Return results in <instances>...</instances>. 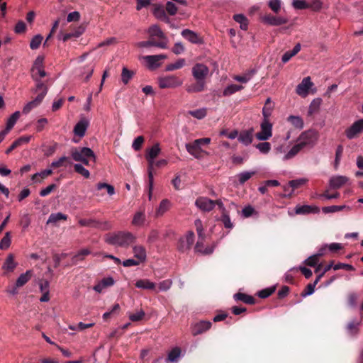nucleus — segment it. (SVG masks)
I'll list each match as a JSON object with an SVG mask.
<instances>
[{
    "label": "nucleus",
    "mask_w": 363,
    "mask_h": 363,
    "mask_svg": "<svg viewBox=\"0 0 363 363\" xmlns=\"http://www.w3.org/2000/svg\"><path fill=\"white\" fill-rule=\"evenodd\" d=\"M135 236L130 232L119 231L108 233L104 236V241L109 245L127 247L135 241Z\"/></svg>",
    "instance_id": "obj_1"
},
{
    "label": "nucleus",
    "mask_w": 363,
    "mask_h": 363,
    "mask_svg": "<svg viewBox=\"0 0 363 363\" xmlns=\"http://www.w3.org/2000/svg\"><path fill=\"white\" fill-rule=\"evenodd\" d=\"M71 157L76 162H80L86 166H89L91 161L95 162L96 155L89 147L74 148L71 150Z\"/></svg>",
    "instance_id": "obj_2"
},
{
    "label": "nucleus",
    "mask_w": 363,
    "mask_h": 363,
    "mask_svg": "<svg viewBox=\"0 0 363 363\" xmlns=\"http://www.w3.org/2000/svg\"><path fill=\"white\" fill-rule=\"evenodd\" d=\"M319 138V133L315 130H308L303 132L298 138L297 142L304 148L313 147L315 145Z\"/></svg>",
    "instance_id": "obj_3"
},
{
    "label": "nucleus",
    "mask_w": 363,
    "mask_h": 363,
    "mask_svg": "<svg viewBox=\"0 0 363 363\" xmlns=\"http://www.w3.org/2000/svg\"><path fill=\"white\" fill-rule=\"evenodd\" d=\"M158 83L160 89H176L182 85V79L179 77L169 75L161 77Z\"/></svg>",
    "instance_id": "obj_4"
},
{
    "label": "nucleus",
    "mask_w": 363,
    "mask_h": 363,
    "mask_svg": "<svg viewBox=\"0 0 363 363\" xmlns=\"http://www.w3.org/2000/svg\"><path fill=\"white\" fill-rule=\"evenodd\" d=\"M272 135V123L269 120L263 119L260 124V131L257 133L255 137L261 141L269 140Z\"/></svg>",
    "instance_id": "obj_5"
},
{
    "label": "nucleus",
    "mask_w": 363,
    "mask_h": 363,
    "mask_svg": "<svg viewBox=\"0 0 363 363\" xmlns=\"http://www.w3.org/2000/svg\"><path fill=\"white\" fill-rule=\"evenodd\" d=\"M262 21L269 26H279L287 23L289 19L284 16L266 13L262 17Z\"/></svg>",
    "instance_id": "obj_6"
},
{
    "label": "nucleus",
    "mask_w": 363,
    "mask_h": 363,
    "mask_svg": "<svg viewBox=\"0 0 363 363\" xmlns=\"http://www.w3.org/2000/svg\"><path fill=\"white\" fill-rule=\"evenodd\" d=\"M363 133V119L358 120L345 130L346 137L350 139L357 138Z\"/></svg>",
    "instance_id": "obj_7"
},
{
    "label": "nucleus",
    "mask_w": 363,
    "mask_h": 363,
    "mask_svg": "<svg viewBox=\"0 0 363 363\" xmlns=\"http://www.w3.org/2000/svg\"><path fill=\"white\" fill-rule=\"evenodd\" d=\"M148 33L150 39H155L156 37L159 39V40H157V43H164L165 48H167L168 39L158 26L153 25L150 26L148 29Z\"/></svg>",
    "instance_id": "obj_8"
},
{
    "label": "nucleus",
    "mask_w": 363,
    "mask_h": 363,
    "mask_svg": "<svg viewBox=\"0 0 363 363\" xmlns=\"http://www.w3.org/2000/svg\"><path fill=\"white\" fill-rule=\"evenodd\" d=\"M17 266L18 262L15 261L14 255L11 253L9 254L1 267L4 271L3 275L8 276L9 274L13 273Z\"/></svg>",
    "instance_id": "obj_9"
},
{
    "label": "nucleus",
    "mask_w": 363,
    "mask_h": 363,
    "mask_svg": "<svg viewBox=\"0 0 363 363\" xmlns=\"http://www.w3.org/2000/svg\"><path fill=\"white\" fill-rule=\"evenodd\" d=\"M167 55L164 54L155 55H146L143 57L147 64V67L151 69H155L161 65V61L167 59Z\"/></svg>",
    "instance_id": "obj_10"
},
{
    "label": "nucleus",
    "mask_w": 363,
    "mask_h": 363,
    "mask_svg": "<svg viewBox=\"0 0 363 363\" xmlns=\"http://www.w3.org/2000/svg\"><path fill=\"white\" fill-rule=\"evenodd\" d=\"M208 67L201 63L196 64L192 68V74L197 81L203 80L208 74Z\"/></svg>",
    "instance_id": "obj_11"
},
{
    "label": "nucleus",
    "mask_w": 363,
    "mask_h": 363,
    "mask_svg": "<svg viewBox=\"0 0 363 363\" xmlns=\"http://www.w3.org/2000/svg\"><path fill=\"white\" fill-rule=\"evenodd\" d=\"M194 241V234L193 232H188L185 236L180 238L178 243V249L181 252H185L190 249Z\"/></svg>",
    "instance_id": "obj_12"
},
{
    "label": "nucleus",
    "mask_w": 363,
    "mask_h": 363,
    "mask_svg": "<svg viewBox=\"0 0 363 363\" xmlns=\"http://www.w3.org/2000/svg\"><path fill=\"white\" fill-rule=\"evenodd\" d=\"M195 205L203 211H211L215 207V201L207 197H199L196 200Z\"/></svg>",
    "instance_id": "obj_13"
},
{
    "label": "nucleus",
    "mask_w": 363,
    "mask_h": 363,
    "mask_svg": "<svg viewBox=\"0 0 363 363\" xmlns=\"http://www.w3.org/2000/svg\"><path fill=\"white\" fill-rule=\"evenodd\" d=\"M211 325L210 321L202 320L198 322L191 325V333L194 336H196L209 330Z\"/></svg>",
    "instance_id": "obj_14"
},
{
    "label": "nucleus",
    "mask_w": 363,
    "mask_h": 363,
    "mask_svg": "<svg viewBox=\"0 0 363 363\" xmlns=\"http://www.w3.org/2000/svg\"><path fill=\"white\" fill-rule=\"evenodd\" d=\"M133 252L134 254V257L140 262V263H143L146 260L147 253L145 248L141 245H136L133 247Z\"/></svg>",
    "instance_id": "obj_15"
},
{
    "label": "nucleus",
    "mask_w": 363,
    "mask_h": 363,
    "mask_svg": "<svg viewBox=\"0 0 363 363\" xmlns=\"http://www.w3.org/2000/svg\"><path fill=\"white\" fill-rule=\"evenodd\" d=\"M187 152L196 158H201L203 150L200 145L196 143V140L191 143L186 144Z\"/></svg>",
    "instance_id": "obj_16"
},
{
    "label": "nucleus",
    "mask_w": 363,
    "mask_h": 363,
    "mask_svg": "<svg viewBox=\"0 0 363 363\" xmlns=\"http://www.w3.org/2000/svg\"><path fill=\"white\" fill-rule=\"evenodd\" d=\"M89 126V121L83 118L80 120L74 128V135L82 138L85 135L86 130Z\"/></svg>",
    "instance_id": "obj_17"
},
{
    "label": "nucleus",
    "mask_w": 363,
    "mask_h": 363,
    "mask_svg": "<svg viewBox=\"0 0 363 363\" xmlns=\"http://www.w3.org/2000/svg\"><path fill=\"white\" fill-rule=\"evenodd\" d=\"M182 35L186 40H188L189 42L194 43V44H199L201 43L202 40L201 38L196 34L195 32L189 30V29H184L182 31Z\"/></svg>",
    "instance_id": "obj_18"
},
{
    "label": "nucleus",
    "mask_w": 363,
    "mask_h": 363,
    "mask_svg": "<svg viewBox=\"0 0 363 363\" xmlns=\"http://www.w3.org/2000/svg\"><path fill=\"white\" fill-rule=\"evenodd\" d=\"M44 97V93L38 94L34 100L28 102L27 104L25 105V106L23 108V113L25 114L29 113L33 108L38 106L41 103Z\"/></svg>",
    "instance_id": "obj_19"
},
{
    "label": "nucleus",
    "mask_w": 363,
    "mask_h": 363,
    "mask_svg": "<svg viewBox=\"0 0 363 363\" xmlns=\"http://www.w3.org/2000/svg\"><path fill=\"white\" fill-rule=\"evenodd\" d=\"M113 284L114 280L112 277H106L94 286V290L98 293H101L105 288L111 286Z\"/></svg>",
    "instance_id": "obj_20"
},
{
    "label": "nucleus",
    "mask_w": 363,
    "mask_h": 363,
    "mask_svg": "<svg viewBox=\"0 0 363 363\" xmlns=\"http://www.w3.org/2000/svg\"><path fill=\"white\" fill-rule=\"evenodd\" d=\"M348 181L347 177L345 176H334L330 179V186L333 189H339L342 186Z\"/></svg>",
    "instance_id": "obj_21"
},
{
    "label": "nucleus",
    "mask_w": 363,
    "mask_h": 363,
    "mask_svg": "<svg viewBox=\"0 0 363 363\" xmlns=\"http://www.w3.org/2000/svg\"><path fill=\"white\" fill-rule=\"evenodd\" d=\"M303 148L301 146V145L297 142L288 152H286L282 160L284 161H287L295 157Z\"/></svg>",
    "instance_id": "obj_22"
},
{
    "label": "nucleus",
    "mask_w": 363,
    "mask_h": 363,
    "mask_svg": "<svg viewBox=\"0 0 363 363\" xmlns=\"http://www.w3.org/2000/svg\"><path fill=\"white\" fill-rule=\"evenodd\" d=\"M253 129L242 131L238 134V140L245 145H248L252 142Z\"/></svg>",
    "instance_id": "obj_23"
},
{
    "label": "nucleus",
    "mask_w": 363,
    "mask_h": 363,
    "mask_svg": "<svg viewBox=\"0 0 363 363\" xmlns=\"http://www.w3.org/2000/svg\"><path fill=\"white\" fill-rule=\"evenodd\" d=\"M274 108V104L271 101L270 98H268L264 104L262 108L263 119L269 120V117L272 115V111Z\"/></svg>",
    "instance_id": "obj_24"
},
{
    "label": "nucleus",
    "mask_w": 363,
    "mask_h": 363,
    "mask_svg": "<svg viewBox=\"0 0 363 363\" xmlns=\"http://www.w3.org/2000/svg\"><path fill=\"white\" fill-rule=\"evenodd\" d=\"M319 209L316 206L304 205L298 206L295 208V212L296 214H308L311 213H318Z\"/></svg>",
    "instance_id": "obj_25"
},
{
    "label": "nucleus",
    "mask_w": 363,
    "mask_h": 363,
    "mask_svg": "<svg viewBox=\"0 0 363 363\" xmlns=\"http://www.w3.org/2000/svg\"><path fill=\"white\" fill-rule=\"evenodd\" d=\"M138 48H147L150 46L157 47L162 49H165V45L164 43H157L155 39H149L147 41L138 42L135 44Z\"/></svg>",
    "instance_id": "obj_26"
},
{
    "label": "nucleus",
    "mask_w": 363,
    "mask_h": 363,
    "mask_svg": "<svg viewBox=\"0 0 363 363\" xmlns=\"http://www.w3.org/2000/svg\"><path fill=\"white\" fill-rule=\"evenodd\" d=\"M171 207V202L168 199H163L156 209L155 216L160 217L164 215Z\"/></svg>",
    "instance_id": "obj_27"
},
{
    "label": "nucleus",
    "mask_w": 363,
    "mask_h": 363,
    "mask_svg": "<svg viewBox=\"0 0 363 363\" xmlns=\"http://www.w3.org/2000/svg\"><path fill=\"white\" fill-rule=\"evenodd\" d=\"M135 286L142 289L155 290L156 285L149 279H139L135 282Z\"/></svg>",
    "instance_id": "obj_28"
},
{
    "label": "nucleus",
    "mask_w": 363,
    "mask_h": 363,
    "mask_svg": "<svg viewBox=\"0 0 363 363\" xmlns=\"http://www.w3.org/2000/svg\"><path fill=\"white\" fill-rule=\"evenodd\" d=\"M146 220V216L144 211L136 212L133 218L132 224L135 226H142Z\"/></svg>",
    "instance_id": "obj_29"
},
{
    "label": "nucleus",
    "mask_w": 363,
    "mask_h": 363,
    "mask_svg": "<svg viewBox=\"0 0 363 363\" xmlns=\"http://www.w3.org/2000/svg\"><path fill=\"white\" fill-rule=\"evenodd\" d=\"M203 240H204V236H203V240L201 238V239L199 238V240L196 244V246H195L196 251L199 252L203 254H206V255L212 253L213 251V249H214V246L208 247L204 248L203 246Z\"/></svg>",
    "instance_id": "obj_30"
},
{
    "label": "nucleus",
    "mask_w": 363,
    "mask_h": 363,
    "mask_svg": "<svg viewBox=\"0 0 363 363\" xmlns=\"http://www.w3.org/2000/svg\"><path fill=\"white\" fill-rule=\"evenodd\" d=\"M313 86V83L311 82V77H306L297 86L296 91H309Z\"/></svg>",
    "instance_id": "obj_31"
},
{
    "label": "nucleus",
    "mask_w": 363,
    "mask_h": 363,
    "mask_svg": "<svg viewBox=\"0 0 363 363\" xmlns=\"http://www.w3.org/2000/svg\"><path fill=\"white\" fill-rule=\"evenodd\" d=\"M31 275L32 272L30 270H28L25 273L21 274L16 280V287L24 286L30 279Z\"/></svg>",
    "instance_id": "obj_32"
},
{
    "label": "nucleus",
    "mask_w": 363,
    "mask_h": 363,
    "mask_svg": "<svg viewBox=\"0 0 363 363\" xmlns=\"http://www.w3.org/2000/svg\"><path fill=\"white\" fill-rule=\"evenodd\" d=\"M256 174L255 171H246L242 172L236 175V178L238 180L240 184H244L248 181L252 176Z\"/></svg>",
    "instance_id": "obj_33"
},
{
    "label": "nucleus",
    "mask_w": 363,
    "mask_h": 363,
    "mask_svg": "<svg viewBox=\"0 0 363 363\" xmlns=\"http://www.w3.org/2000/svg\"><path fill=\"white\" fill-rule=\"evenodd\" d=\"M161 152V148L158 143L155 144L147 150L145 157H150L155 159Z\"/></svg>",
    "instance_id": "obj_34"
},
{
    "label": "nucleus",
    "mask_w": 363,
    "mask_h": 363,
    "mask_svg": "<svg viewBox=\"0 0 363 363\" xmlns=\"http://www.w3.org/2000/svg\"><path fill=\"white\" fill-rule=\"evenodd\" d=\"M52 169H45L40 172L34 174L32 176L31 179L34 182H40L42 179L46 178L49 175L52 174Z\"/></svg>",
    "instance_id": "obj_35"
},
{
    "label": "nucleus",
    "mask_w": 363,
    "mask_h": 363,
    "mask_svg": "<svg viewBox=\"0 0 363 363\" xmlns=\"http://www.w3.org/2000/svg\"><path fill=\"white\" fill-rule=\"evenodd\" d=\"M233 298L236 301H241L247 304H253L255 303V299L252 296L242 293L234 294Z\"/></svg>",
    "instance_id": "obj_36"
},
{
    "label": "nucleus",
    "mask_w": 363,
    "mask_h": 363,
    "mask_svg": "<svg viewBox=\"0 0 363 363\" xmlns=\"http://www.w3.org/2000/svg\"><path fill=\"white\" fill-rule=\"evenodd\" d=\"M67 216L62 213H51L47 220V224L53 223L55 224L61 220H66Z\"/></svg>",
    "instance_id": "obj_37"
},
{
    "label": "nucleus",
    "mask_w": 363,
    "mask_h": 363,
    "mask_svg": "<svg viewBox=\"0 0 363 363\" xmlns=\"http://www.w3.org/2000/svg\"><path fill=\"white\" fill-rule=\"evenodd\" d=\"M20 115L21 113L19 111H16L9 118L6 123V127L5 128L6 130L9 132L13 128L16 121L18 120Z\"/></svg>",
    "instance_id": "obj_38"
},
{
    "label": "nucleus",
    "mask_w": 363,
    "mask_h": 363,
    "mask_svg": "<svg viewBox=\"0 0 363 363\" xmlns=\"http://www.w3.org/2000/svg\"><path fill=\"white\" fill-rule=\"evenodd\" d=\"M206 113L207 110L204 108L189 111L186 113L187 115H190L199 120L203 119L206 116Z\"/></svg>",
    "instance_id": "obj_39"
},
{
    "label": "nucleus",
    "mask_w": 363,
    "mask_h": 363,
    "mask_svg": "<svg viewBox=\"0 0 363 363\" xmlns=\"http://www.w3.org/2000/svg\"><path fill=\"white\" fill-rule=\"evenodd\" d=\"M91 254V251L89 249H82L79 250L74 256L72 257L73 263L76 264L79 261H82L84 259V257Z\"/></svg>",
    "instance_id": "obj_40"
},
{
    "label": "nucleus",
    "mask_w": 363,
    "mask_h": 363,
    "mask_svg": "<svg viewBox=\"0 0 363 363\" xmlns=\"http://www.w3.org/2000/svg\"><path fill=\"white\" fill-rule=\"evenodd\" d=\"M350 209V207L345 206V205H342V206H325V207H323L322 208V211L324 213H335V212H337V211H340L343 209Z\"/></svg>",
    "instance_id": "obj_41"
},
{
    "label": "nucleus",
    "mask_w": 363,
    "mask_h": 363,
    "mask_svg": "<svg viewBox=\"0 0 363 363\" xmlns=\"http://www.w3.org/2000/svg\"><path fill=\"white\" fill-rule=\"evenodd\" d=\"M287 120L296 128L301 129L303 127V121L300 116H290Z\"/></svg>",
    "instance_id": "obj_42"
},
{
    "label": "nucleus",
    "mask_w": 363,
    "mask_h": 363,
    "mask_svg": "<svg viewBox=\"0 0 363 363\" xmlns=\"http://www.w3.org/2000/svg\"><path fill=\"white\" fill-rule=\"evenodd\" d=\"M11 242V233L6 232L5 233V235L4 236V238L1 239V240L0 242V249L1 250H7L10 247Z\"/></svg>",
    "instance_id": "obj_43"
},
{
    "label": "nucleus",
    "mask_w": 363,
    "mask_h": 363,
    "mask_svg": "<svg viewBox=\"0 0 363 363\" xmlns=\"http://www.w3.org/2000/svg\"><path fill=\"white\" fill-rule=\"evenodd\" d=\"M181 354V350L179 347H175L168 354V360L173 362L177 363L178 359L179 358Z\"/></svg>",
    "instance_id": "obj_44"
},
{
    "label": "nucleus",
    "mask_w": 363,
    "mask_h": 363,
    "mask_svg": "<svg viewBox=\"0 0 363 363\" xmlns=\"http://www.w3.org/2000/svg\"><path fill=\"white\" fill-rule=\"evenodd\" d=\"M185 65L184 59H179L174 63H171L167 65L166 70L167 71H173L175 69H179L183 67Z\"/></svg>",
    "instance_id": "obj_45"
},
{
    "label": "nucleus",
    "mask_w": 363,
    "mask_h": 363,
    "mask_svg": "<svg viewBox=\"0 0 363 363\" xmlns=\"http://www.w3.org/2000/svg\"><path fill=\"white\" fill-rule=\"evenodd\" d=\"M74 171L83 176L84 178H89L90 177V172L86 169L82 164H75L74 165Z\"/></svg>",
    "instance_id": "obj_46"
},
{
    "label": "nucleus",
    "mask_w": 363,
    "mask_h": 363,
    "mask_svg": "<svg viewBox=\"0 0 363 363\" xmlns=\"http://www.w3.org/2000/svg\"><path fill=\"white\" fill-rule=\"evenodd\" d=\"M255 70H250L247 73H245L243 75H237L235 77V79L238 81L240 83H247L254 75Z\"/></svg>",
    "instance_id": "obj_47"
},
{
    "label": "nucleus",
    "mask_w": 363,
    "mask_h": 363,
    "mask_svg": "<svg viewBox=\"0 0 363 363\" xmlns=\"http://www.w3.org/2000/svg\"><path fill=\"white\" fill-rule=\"evenodd\" d=\"M96 229L100 230L106 231L113 228L112 223L108 220H99L97 222Z\"/></svg>",
    "instance_id": "obj_48"
},
{
    "label": "nucleus",
    "mask_w": 363,
    "mask_h": 363,
    "mask_svg": "<svg viewBox=\"0 0 363 363\" xmlns=\"http://www.w3.org/2000/svg\"><path fill=\"white\" fill-rule=\"evenodd\" d=\"M281 0H270L268 3V6L270 9L277 14L281 11Z\"/></svg>",
    "instance_id": "obj_49"
},
{
    "label": "nucleus",
    "mask_w": 363,
    "mask_h": 363,
    "mask_svg": "<svg viewBox=\"0 0 363 363\" xmlns=\"http://www.w3.org/2000/svg\"><path fill=\"white\" fill-rule=\"evenodd\" d=\"M97 222H98V220L92 219V218H90V219H80L79 220V224L81 226L91 227V228H96V226H97L96 223H97Z\"/></svg>",
    "instance_id": "obj_50"
},
{
    "label": "nucleus",
    "mask_w": 363,
    "mask_h": 363,
    "mask_svg": "<svg viewBox=\"0 0 363 363\" xmlns=\"http://www.w3.org/2000/svg\"><path fill=\"white\" fill-rule=\"evenodd\" d=\"M31 73L33 78L36 81H38L39 79L45 77L46 75L45 71L44 70L43 67L38 68L36 69H31Z\"/></svg>",
    "instance_id": "obj_51"
},
{
    "label": "nucleus",
    "mask_w": 363,
    "mask_h": 363,
    "mask_svg": "<svg viewBox=\"0 0 363 363\" xmlns=\"http://www.w3.org/2000/svg\"><path fill=\"white\" fill-rule=\"evenodd\" d=\"M43 40V36L40 35H35L30 43V48L32 50H36L39 48L40 45L41 44Z\"/></svg>",
    "instance_id": "obj_52"
},
{
    "label": "nucleus",
    "mask_w": 363,
    "mask_h": 363,
    "mask_svg": "<svg viewBox=\"0 0 363 363\" xmlns=\"http://www.w3.org/2000/svg\"><path fill=\"white\" fill-rule=\"evenodd\" d=\"M256 148L259 150V151L263 154H267L271 150V145L268 142H263L258 143L256 145Z\"/></svg>",
    "instance_id": "obj_53"
},
{
    "label": "nucleus",
    "mask_w": 363,
    "mask_h": 363,
    "mask_svg": "<svg viewBox=\"0 0 363 363\" xmlns=\"http://www.w3.org/2000/svg\"><path fill=\"white\" fill-rule=\"evenodd\" d=\"M223 223L225 228L232 229L233 228V223L231 222L228 213L221 215L220 219Z\"/></svg>",
    "instance_id": "obj_54"
},
{
    "label": "nucleus",
    "mask_w": 363,
    "mask_h": 363,
    "mask_svg": "<svg viewBox=\"0 0 363 363\" xmlns=\"http://www.w3.org/2000/svg\"><path fill=\"white\" fill-rule=\"evenodd\" d=\"M145 315V311L143 310L140 309V310L138 311L137 312H135V313L130 314L129 319L133 322L139 321V320H141L144 318Z\"/></svg>",
    "instance_id": "obj_55"
},
{
    "label": "nucleus",
    "mask_w": 363,
    "mask_h": 363,
    "mask_svg": "<svg viewBox=\"0 0 363 363\" xmlns=\"http://www.w3.org/2000/svg\"><path fill=\"white\" fill-rule=\"evenodd\" d=\"M172 285V281L170 279H166L159 283L158 289L160 291H168Z\"/></svg>",
    "instance_id": "obj_56"
},
{
    "label": "nucleus",
    "mask_w": 363,
    "mask_h": 363,
    "mask_svg": "<svg viewBox=\"0 0 363 363\" xmlns=\"http://www.w3.org/2000/svg\"><path fill=\"white\" fill-rule=\"evenodd\" d=\"M308 182V179L306 178H301L298 179L291 180L289 182V184L293 189L298 188L299 186L305 184Z\"/></svg>",
    "instance_id": "obj_57"
},
{
    "label": "nucleus",
    "mask_w": 363,
    "mask_h": 363,
    "mask_svg": "<svg viewBox=\"0 0 363 363\" xmlns=\"http://www.w3.org/2000/svg\"><path fill=\"white\" fill-rule=\"evenodd\" d=\"M293 6L297 9H305L308 7V2L303 0H294L292 3Z\"/></svg>",
    "instance_id": "obj_58"
},
{
    "label": "nucleus",
    "mask_w": 363,
    "mask_h": 363,
    "mask_svg": "<svg viewBox=\"0 0 363 363\" xmlns=\"http://www.w3.org/2000/svg\"><path fill=\"white\" fill-rule=\"evenodd\" d=\"M194 225L199 239L201 238L203 240V236H204V234L201 220L200 219H196L194 222Z\"/></svg>",
    "instance_id": "obj_59"
},
{
    "label": "nucleus",
    "mask_w": 363,
    "mask_h": 363,
    "mask_svg": "<svg viewBox=\"0 0 363 363\" xmlns=\"http://www.w3.org/2000/svg\"><path fill=\"white\" fill-rule=\"evenodd\" d=\"M143 143L144 138L143 136H138L133 140L132 147L136 151L140 150Z\"/></svg>",
    "instance_id": "obj_60"
},
{
    "label": "nucleus",
    "mask_w": 363,
    "mask_h": 363,
    "mask_svg": "<svg viewBox=\"0 0 363 363\" xmlns=\"http://www.w3.org/2000/svg\"><path fill=\"white\" fill-rule=\"evenodd\" d=\"M133 72L128 70L127 68L124 67L121 74V79L123 83L127 84L129 79L133 76Z\"/></svg>",
    "instance_id": "obj_61"
},
{
    "label": "nucleus",
    "mask_w": 363,
    "mask_h": 363,
    "mask_svg": "<svg viewBox=\"0 0 363 363\" xmlns=\"http://www.w3.org/2000/svg\"><path fill=\"white\" fill-rule=\"evenodd\" d=\"M165 9L167 13L171 16L175 15L177 12V7L172 1L167 2Z\"/></svg>",
    "instance_id": "obj_62"
},
{
    "label": "nucleus",
    "mask_w": 363,
    "mask_h": 363,
    "mask_svg": "<svg viewBox=\"0 0 363 363\" xmlns=\"http://www.w3.org/2000/svg\"><path fill=\"white\" fill-rule=\"evenodd\" d=\"M359 323L357 321H352L347 325L348 333L351 335H354L358 331Z\"/></svg>",
    "instance_id": "obj_63"
},
{
    "label": "nucleus",
    "mask_w": 363,
    "mask_h": 363,
    "mask_svg": "<svg viewBox=\"0 0 363 363\" xmlns=\"http://www.w3.org/2000/svg\"><path fill=\"white\" fill-rule=\"evenodd\" d=\"M319 261V257L316 255H313L309 257L305 263L310 267H315Z\"/></svg>",
    "instance_id": "obj_64"
}]
</instances>
